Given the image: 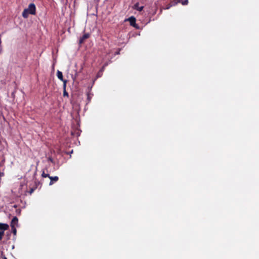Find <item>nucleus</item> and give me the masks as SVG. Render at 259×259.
Masks as SVG:
<instances>
[{
  "label": "nucleus",
  "instance_id": "nucleus-1",
  "mask_svg": "<svg viewBox=\"0 0 259 259\" xmlns=\"http://www.w3.org/2000/svg\"><path fill=\"white\" fill-rule=\"evenodd\" d=\"M36 14V7L33 3H31L29 5L28 8L25 9L22 12V16L24 18H27L29 14L35 15Z\"/></svg>",
  "mask_w": 259,
  "mask_h": 259
},
{
  "label": "nucleus",
  "instance_id": "nucleus-2",
  "mask_svg": "<svg viewBox=\"0 0 259 259\" xmlns=\"http://www.w3.org/2000/svg\"><path fill=\"white\" fill-rule=\"evenodd\" d=\"M125 21H128L130 22V25L131 26H132L136 28H138V27L136 23V19L134 17L132 16V17H130L129 18H128L127 19H126Z\"/></svg>",
  "mask_w": 259,
  "mask_h": 259
},
{
  "label": "nucleus",
  "instance_id": "nucleus-3",
  "mask_svg": "<svg viewBox=\"0 0 259 259\" xmlns=\"http://www.w3.org/2000/svg\"><path fill=\"white\" fill-rule=\"evenodd\" d=\"M90 34L89 33H84L81 37H80L79 40V44H83L85 40L90 37Z\"/></svg>",
  "mask_w": 259,
  "mask_h": 259
},
{
  "label": "nucleus",
  "instance_id": "nucleus-4",
  "mask_svg": "<svg viewBox=\"0 0 259 259\" xmlns=\"http://www.w3.org/2000/svg\"><path fill=\"white\" fill-rule=\"evenodd\" d=\"M181 0H174V1L171 2L170 4L167 5L165 7V9H169L171 7L173 6H175L177 5L178 3H180Z\"/></svg>",
  "mask_w": 259,
  "mask_h": 259
},
{
  "label": "nucleus",
  "instance_id": "nucleus-5",
  "mask_svg": "<svg viewBox=\"0 0 259 259\" xmlns=\"http://www.w3.org/2000/svg\"><path fill=\"white\" fill-rule=\"evenodd\" d=\"M9 229V225L7 224L0 223V231H3Z\"/></svg>",
  "mask_w": 259,
  "mask_h": 259
},
{
  "label": "nucleus",
  "instance_id": "nucleus-6",
  "mask_svg": "<svg viewBox=\"0 0 259 259\" xmlns=\"http://www.w3.org/2000/svg\"><path fill=\"white\" fill-rule=\"evenodd\" d=\"M57 76L58 78L60 80L62 81L63 82H64V81H67L66 79H64L62 72L61 71H59V70H58L57 72Z\"/></svg>",
  "mask_w": 259,
  "mask_h": 259
},
{
  "label": "nucleus",
  "instance_id": "nucleus-7",
  "mask_svg": "<svg viewBox=\"0 0 259 259\" xmlns=\"http://www.w3.org/2000/svg\"><path fill=\"white\" fill-rule=\"evenodd\" d=\"M49 179L51 180L50 182V185H52L54 184V182H56L58 181L59 178L57 176L55 177H49Z\"/></svg>",
  "mask_w": 259,
  "mask_h": 259
},
{
  "label": "nucleus",
  "instance_id": "nucleus-8",
  "mask_svg": "<svg viewBox=\"0 0 259 259\" xmlns=\"http://www.w3.org/2000/svg\"><path fill=\"white\" fill-rule=\"evenodd\" d=\"M67 81H64V84H63V96L67 97H69L68 93L67 92L66 88V84H67Z\"/></svg>",
  "mask_w": 259,
  "mask_h": 259
},
{
  "label": "nucleus",
  "instance_id": "nucleus-9",
  "mask_svg": "<svg viewBox=\"0 0 259 259\" xmlns=\"http://www.w3.org/2000/svg\"><path fill=\"white\" fill-rule=\"evenodd\" d=\"M18 223V219L17 217H14L12 220L11 225H13L15 227L16 225H17Z\"/></svg>",
  "mask_w": 259,
  "mask_h": 259
},
{
  "label": "nucleus",
  "instance_id": "nucleus-10",
  "mask_svg": "<svg viewBox=\"0 0 259 259\" xmlns=\"http://www.w3.org/2000/svg\"><path fill=\"white\" fill-rule=\"evenodd\" d=\"M143 8H144L143 6L139 7V3H137L134 6V9L137 10L138 11H142Z\"/></svg>",
  "mask_w": 259,
  "mask_h": 259
},
{
  "label": "nucleus",
  "instance_id": "nucleus-11",
  "mask_svg": "<svg viewBox=\"0 0 259 259\" xmlns=\"http://www.w3.org/2000/svg\"><path fill=\"white\" fill-rule=\"evenodd\" d=\"M11 228H12V233L15 235H16V233H17V230L16 229L15 227L13 226V225H11Z\"/></svg>",
  "mask_w": 259,
  "mask_h": 259
},
{
  "label": "nucleus",
  "instance_id": "nucleus-12",
  "mask_svg": "<svg viewBox=\"0 0 259 259\" xmlns=\"http://www.w3.org/2000/svg\"><path fill=\"white\" fill-rule=\"evenodd\" d=\"M41 176H42V177H43V178H47V177H48L49 178V177H50V175H49V174H45L44 171H43V172H42V174H41Z\"/></svg>",
  "mask_w": 259,
  "mask_h": 259
},
{
  "label": "nucleus",
  "instance_id": "nucleus-13",
  "mask_svg": "<svg viewBox=\"0 0 259 259\" xmlns=\"http://www.w3.org/2000/svg\"><path fill=\"white\" fill-rule=\"evenodd\" d=\"M183 5H187L188 4V0H184L181 2Z\"/></svg>",
  "mask_w": 259,
  "mask_h": 259
},
{
  "label": "nucleus",
  "instance_id": "nucleus-14",
  "mask_svg": "<svg viewBox=\"0 0 259 259\" xmlns=\"http://www.w3.org/2000/svg\"><path fill=\"white\" fill-rule=\"evenodd\" d=\"M102 73H101L100 71L99 70V71L98 72V73L97 74V77L99 78V77H101L102 75Z\"/></svg>",
  "mask_w": 259,
  "mask_h": 259
},
{
  "label": "nucleus",
  "instance_id": "nucleus-15",
  "mask_svg": "<svg viewBox=\"0 0 259 259\" xmlns=\"http://www.w3.org/2000/svg\"><path fill=\"white\" fill-rule=\"evenodd\" d=\"M4 234V232L0 231V240L2 239Z\"/></svg>",
  "mask_w": 259,
  "mask_h": 259
},
{
  "label": "nucleus",
  "instance_id": "nucleus-16",
  "mask_svg": "<svg viewBox=\"0 0 259 259\" xmlns=\"http://www.w3.org/2000/svg\"><path fill=\"white\" fill-rule=\"evenodd\" d=\"M105 66H103L101 69L100 70L101 73H103V72L104 71L105 69Z\"/></svg>",
  "mask_w": 259,
  "mask_h": 259
},
{
  "label": "nucleus",
  "instance_id": "nucleus-17",
  "mask_svg": "<svg viewBox=\"0 0 259 259\" xmlns=\"http://www.w3.org/2000/svg\"><path fill=\"white\" fill-rule=\"evenodd\" d=\"M3 259H7V258L6 256H4Z\"/></svg>",
  "mask_w": 259,
  "mask_h": 259
},
{
  "label": "nucleus",
  "instance_id": "nucleus-18",
  "mask_svg": "<svg viewBox=\"0 0 259 259\" xmlns=\"http://www.w3.org/2000/svg\"><path fill=\"white\" fill-rule=\"evenodd\" d=\"M107 65V64H105L103 66H105V67Z\"/></svg>",
  "mask_w": 259,
  "mask_h": 259
},
{
  "label": "nucleus",
  "instance_id": "nucleus-19",
  "mask_svg": "<svg viewBox=\"0 0 259 259\" xmlns=\"http://www.w3.org/2000/svg\"><path fill=\"white\" fill-rule=\"evenodd\" d=\"M49 159H50V160H51V161H52V159L51 158H50Z\"/></svg>",
  "mask_w": 259,
  "mask_h": 259
}]
</instances>
